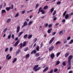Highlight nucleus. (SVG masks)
Returning a JSON list of instances; mask_svg holds the SVG:
<instances>
[{
    "mask_svg": "<svg viewBox=\"0 0 73 73\" xmlns=\"http://www.w3.org/2000/svg\"><path fill=\"white\" fill-rule=\"evenodd\" d=\"M54 37H53L51 39V40H50L49 42V44H50L52 42H53V41L54 40Z\"/></svg>",
    "mask_w": 73,
    "mask_h": 73,
    "instance_id": "obj_6",
    "label": "nucleus"
},
{
    "mask_svg": "<svg viewBox=\"0 0 73 73\" xmlns=\"http://www.w3.org/2000/svg\"><path fill=\"white\" fill-rule=\"evenodd\" d=\"M27 36H28V35L27 34L25 35L23 37L24 38H26L27 37Z\"/></svg>",
    "mask_w": 73,
    "mask_h": 73,
    "instance_id": "obj_34",
    "label": "nucleus"
},
{
    "mask_svg": "<svg viewBox=\"0 0 73 73\" xmlns=\"http://www.w3.org/2000/svg\"><path fill=\"white\" fill-rule=\"evenodd\" d=\"M48 70V67H47L45 68L43 71V72H46L47 70Z\"/></svg>",
    "mask_w": 73,
    "mask_h": 73,
    "instance_id": "obj_12",
    "label": "nucleus"
},
{
    "mask_svg": "<svg viewBox=\"0 0 73 73\" xmlns=\"http://www.w3.org/2000/svg\"><path fill=\"white\" fill-rule=\"evenodd\" d=\"M58 71V69L57 68H55L54 70V72H57Z\"/></svg>",
    "mask_w": 73,
    "mask_h": 73,
    "instance_id": "obj_41",
    "label": "nucleus"
},
{
    "mask_svg": "<svg viewBox=\"0 0 73 73\" xmlns=\"http://www.w3.org/2000/svg\"><path fill=\"white\" fill-rule=\"evenodd\" d=\"M28 25V23H27V21H25L24 24L22 26V28H24V27H25V26H27Z\"/></svg>",
    "mask_w": 73,
    "mask_h": 73,
    "instance_id": "obj_4",
    "label": "nucleus"
},
{
    "mask_svg": "<svg viewBox=\"0 0 73 73\" xmlns=\"http://www.w3.org/2000/svg\"><path fill=\"white\" fill-rule=\"evenodd\" d=\"M11 35H8V38L9 39H10L11 38Z\"/></svg>",
    "mask_w": 73,
    "mask_h": 73,
    "instance_id": "obj_39",
    "label": "nucleus"
},
{
    "mask_svg": "<svg viewBox=\"0 0 73 73\" xmlns=\"http://www.w3.org/2000/svg\"><path fill=\"white\" fill-rule=\"evenodd\" d=\"M32 35H29L28 37V38L29 39H30V38H32Z\"/></svg>",
    "mask_w": 73,
    "mask_h": 73,
    "instance_id": "obj_14",
    "label": "nucleus"
},
{
    "mask_svg": "<svg viewBox=\"0 0 73 73\" xmlns=\"http://www.w3.org/2000/svg\"><path fill=\"white\" fill-rule=\"evenodd\" d=\"M53 70H51L50 72H48V73H53Z\"/></svg>",
    "mask_w": 73,
    "mask_h": 73,
    "instance_id": "obj_50",
    "label": "nucleus"
},
{
    "mask_svg": "<svg viewBox=\"0 0 73 73\" xmlns=\"http://www.w3.org/2000/svg\"><path fill=\"white\" fill-rule=\"evenodd\" d=\"M23 33H24V32L22 31L20 32L19 33V35H18V37H20V36H21V35H22Z\"/></svg>",
    "mask_w": 73,
    "mask_h": 73,
    "instance_id": "obj_11",
    "label": "nucleus"
},
{
    "mask_svg": "<svg viewBox=\"0 0 73 73\" xmlns=\"http://www.w3.org/2000/svg\"><path fill=\"white\" fill-rule=\"evenodd\" d=\"M1 12L2 13H6V11L5 10H3L1 11Z\"/></svg>",
    "mask_w": 73,
    "mask_h": 73,
    "instance_id": "obj_29",
    "label": "nucleus"
},
{
    "mask_svg": "<svg viewBox=\"0 0 73 73\" xmlns=\"http://www.w3.org/2000/svg\"><path fill=\"white\" fill-rule=\"evenodd\" d=\"M54 11V8L52 7V8L50 10L51 13H52Z\"/></svg>",
    "mask_w": 73,
    "mask_h": 73,
    "instance_id": "obj_26",
    "label": "nucleus"
},
{
    "mask_svg": "<svg viewBox=\"0 0 73 73\" xmlns=\"http://www.w3.org/2000/svg\"><path fill=\"white\" fill-rule=\"evenodd\" d=\"M66 12H67L66 11L63 13V16H65V15H66Z\"/></svg>",
    "mask_w": 73,
    "mask_h": 73,
    "instance_id": "obj_35",
    "label": "nucleus"
},
{
    "mask_svg": "<svg viewBox=\"0 0 73 73\" xmlns=\"http://www.w3.org/2000/svg\"><path fill=\"white\" fill-rule=\"evenodd\" d=\"M9 56V54H8L6 56V59H7V60H10V59H11V58H12V57H11V56Z\"/></svg>",
    "mask_w": 73,
    "mask_h": 73,
    "instance_id": "obj_2",
    "label": "nucleus"
},
{
    "mask_svg": "<svg viewBox=\"0 0 73 73\" xmlns=\"http://www.w3.org/2000/svg\"><path fill=\"white\" fill-rule=\"evenodd\" d=\"M69 54V53H66L65 54V57H66L68 56V55Z\"/></svg>",
    "mask_w": 73,
    "mask_h": 73,
    "instance_id": "obj_25",
    "label": "nucleus"
},
{
    "mask_svg": "<svg viewBox=\"0 0 73 73\" xmlns=\"http://www.w3.org/2000/svg\"><path fill=\"white\" fill-rule=\"evenodd\" d=\"M48 8V5H47L45 6L43 8L44 9V10L47 9Z\"/></svg>",
    "mask_w": 73,
    "mask_h": 73,
    "instance_id": "obj_19",
    "label": "nucleus"
},
{
    "mask_svg": "<svg viewBox=\"0 0 73 73\" xmlns=\"http://www.w3.org/2000/svg\"><path fill=\"white\" fill-rule=\"evenodd\" d=\"M38 67V65H35L34 67L33 68V70H35V69H36V68H37Z\"/></svg>",
    "mask_w": 73,
    "mask_h": 73,
    "instance_id": "obj_13",
    "label": "nucleus"
},
{
    "mask_svg": "<svg viewBox=\"0 0 73 73\" xmlns=\"http://www.w3.org/2000/svg\"><path fill=\"white\" fill-rule=\"evenodd\" d=\"M9 49L8 48H7L5 50V52H7L8 51V50Z\"/></svg>",
    "mask_w": 73,
    "mask_h": 73,
    "instance_id": "obj_55",
    "label": "nucleus"
},
{
    "mask_svg": "<svg viewBox=\"0 0 73 73\" xmlns=\"http://www.w3.org/2000/svg\"><path fill=\"white\" fill-rule=\"evenodd\" d=\"M72 42H73V39H72L70 40V41L69 42V44H72Z\"/></svg>",
    "mask_w": 73,
    "mask_h": 73,
    "instance_id": "obj_43",
    "label": "nucleus"
},
{
    "mask_svg": "<svg viewBox=\"0 0 73 73\" xmlns=\"http://www.w3.org/2000/svg\"><path fill=\"white\" fill-rule=\"evenodd\" d=\"M52 26V25L51 24H50L48 25V27H51Z\"/></svg>",
    "mask_w": 73,
    "mask_h": 73,
    "instance_id": "obj_61",
    "label": "nucleus"
},
{
    "mask_svg": "<svg viewBox=\"0 0 73 73\" xmlns=\"http://www.w3.org/2000/svg\"><path fill=\"white\" fill-rule=\"evenodd\" d=\"M56 33V32H54L52 34V36H54L55 35V34Z\"/></svg>",
    "mask_w": 73,
    "mask_h": 73,
    "instance_id": "obj_57",
    "label": "nucleus"
},
{
    "mask_svg": "<svg viewBox=\"0 0 73 73\" xmlns=\"http://www.w3.org/2000/svg\"><path fill=\"white\" fill-rule=\"evenodd\" d=\"M36 49L37 51H38L39 50V46H37L36 47Z\"/></svg>",
    "mask_w": 73,
    "mask_h": 73,
    "instance_id": "obj_33",
    "label": "nucleus"
},
{
    "mask_svg": "<svg viewBox=\"0 0 73 73\" xmlns=\"http://www.w3.org/2000/svg\"><path fill=\"white\" fill-rule=\"evenodd\" d=\"M40 60V57H38L36 59V60Z\"/></svg>",
    "mask_w": 73,
    "mask_h": 73,
    "instance_id": "obj_56",
    "label": "nucleus"
},
{
    "mask_svg": "<svg viewBox=\"0 0 73 73\" xmlns=\"http://www.w3.org/2000/svg\"><path fill=\"white\" fill-rule=\"evenodd\" d=\"M7 29L8 28H6L3 31V32H5L7 31Z\"/></svg>",
    "mask_w": 73,
    "mask_h": 73,
    "instance_id": "obj_44",
    "label": "nucleus"
},
{
    "mask_svg": "<svg viewBox=\"0 0 73 73\" xmlns=\"http://www.w3.org/2000/svg\"><path fill=\"white\" fill-rule=\"evenodd\" d=\"M52 31V29H50L48 30L47 31V32L48 33H51V31Z\"/></svg>",
    "mask_w": 73,
    "mask_h": 73,
    "instance_id": "obj_17",
    "label": "nucleus"
},
{
    "mask_svg": "<svg viewBox=\"0 0 73 73\" xmlns=\"http://www.w3.org/2000/svg\"><path fill=\"white\" fill-rule=\"evenodd\" d=\"M36 50H34L33 51V52L34 53H36Z\"/></svg>",
    "mask_w": 73,
    "mask_h": 73,
    "instance_id": "obj_60",
    "label": "nucleus"
},
{
    "mask_svg": "<svg viewBox=\"0 0 73 73\" xmlns=\"http://www.w3.org/2000/svg\"><path fill=\"white\" fill-rule=\"evenodd\" d=\"M42 66H43V68H45L46 66V65L44 64H43Z\"/></svg>",
    "mask_w": 73,
    "mask_h": 73,
    "instance_id": "obj_48",
    "label": "nucleus"
},
{
    "mask_svg": "<svg viewBox=\"0 0 73 73\" xmlns=\"http://www.w3.org/2000/svg\"><path fill=\"white\" fill-rule=\"evenodd\" d=\"M26 41H25L23 42V45L22 46V47H24V46H25V45H27V44H26Z\"/></svg>",
    "mask_w": 73,
    "mask_h": 73,
    "instance_id": "obj_16",
    "label": "nucleus"
},
{
    "mask_svg": "<svg viewBox=\"0 0 73 73\" xmlns=\"http://www.w3.org/2000/svg\"><path fill=\"white\" fill-rule=\"evenodd\" d=\"M48 24L46 23L45 25L46 27H48Z\"/></svg>",
    "mask_w": 73,
    "mask_h": 73,
    "instance_id": "obj_63",
    "label": "nucleus"
},
{
    "mask_svg": "<svg viewBox=\"0 0 73 73\" xmlns=\"http://www.w3.org/2000/svg\"><path fill=\"white\" fill-rule=\"evenodd\" d=\"M41 12H42V14H45V11H44V10L42 9L41 10V11H40Z\"/></svg>",
    "mask_w": 73,
    "mask_h": 73,
    "instance_id": "obj_22",
    "label": "nucleus"
},
{
    "mask_svg": "<svg viewBox=\"0 0 73 73\" xmlns=\"http://www.w3.org/2000/svg\"><path fill=\"white\" fill-rule=\"evenodd\" d=\"M20 49H18V50H17L16 52V53L17 54H18L19 53V52H20Z\"/></svg>",
    "mask_w": 73,
    "mask_h": 73,
    "instance_id": "obj_28",
    "label": "nucleus"
},
{
    "mask_svg": "<svg viewBox=\"0 0 73 73\" xmlns=\"http://www.w3.org/2000/svg\"><path fill=\"white\" fill-rule=\"evenodd\" d=\"M11 9V7H7L6 8V10L7 11H9V9Z\"/></svg>",
    "mask_w": 73,
    "mask_h": 73,
    "instance_id": "obj_20",
    "label": "nucleus"
},
{
    "mask_svg": "<svg viewBox=\"0 0 73 73\" xmlns=\"http://www.w3.org/2000/svg\"><path fill=\"white\" fill-rule=\"evenodd\" d=\"M73 58L72 55H70L69 56L68 60V62L69 65H71V59Z\"/></svg>",
    "mask_w": 73,
    "mask_h": 73,
    "instance_id": "obj_1",
    "label": "nucleus"
},
{
    "mask_svg": "<svg viewBox=\"0 0 73 73\" xmlns=\"http://www.w3.org/2000/svg\"><path fill=\"white\" fill-rule=\"evenodd\" d=\"M71 69V67L70 66L69 67H68V70H69V69Z\"/></svg>",
    "mask_w": 73,
    "mask_h": 73,
    "instance_id": "obj_62",
    "label": "nucleus"
},
{
    "mask_svg": "<svg viewBox=\"0 0 73 73\" xmlns=\"http://www.w3.org/2000/svg\"><path fill=\"white\" fill-rule=\"evenodd\" d=\"M35 56H36V57H38V56H39V53H36L35 54Z\"/></svg>",
    "mask_w": 73,
    "mask_h": 73,
    "instance_id": "obj_40",
    "label": "nucleus"
},
{
    "mask_svg": "<svg viewBox=\"0 0 73 73\" xmlns=\"http://www.w3.org/2000/svg\"><path fill=\"white\" fill-rule=\"evenodd\" d=\"M56 13V11H54V12L52 13V15L54 16L55 14Z\"/></svg>",
    "mask_w": 73,
    "mask_h": 73,
    "instance_id": "obj_31",
    "label": "nucleus"
},
{
    "mask_svg": "<svg viewBox=\"0 0 73 73\" xmlns=\"http://www.w3.org/2000/svg\"><path fill=\"white\" fill-rule=\"evenodd\" d=\"M67 42V40H66V39H64V44H66Z\"/></svg>",
    "mask_w": 73,
    "mask_h": 73,
    "instance_id": "obj_47",
    "label": "nucleus"
},
{
    "mask_svg": "<svg viewBox=\"0 0 73 73\" xmlns=\"http://www.w3.org/2000/svg\"><path fill=\"white\" fill-rule=\"evenodd\" d=\"M38 6H39V5H38V4H37L36 5V7H35V8H36V9H37V8H38Z\"/></svg>",
    "mask_w": 73,
    "mask_h": 73,
    "instance_id": "obj_45",
    "label": "nucleus"
},
{
    "mask_svg": "<svg viewBox=\"0 0 73 73\" xmlns=\"http://www.w3.org/2000/svg\"><path fill=\"white\" fill-rule=\"evenodd\" d=\"M20 29V27L19 26L17 27V31H16V33H18L19 32Z\"/></svg>",
    "mask_w": 73,
    "mask_h": 73,
    "instance_id": "obj_3",
    "label": "nucleus"
},
{
    "mask_svg": "<svg viewBox=\"0 0 73 73\" xmlns=\"http://www.w3.org/2000/svg\"><path fill=\"white\" fill-rule=\"evenodd\" d=\"M42 9V7H40L38 11H41Z\"/></svg>",
    "mask_w": 73,
    "mask_h": 73,
    "instance_id": "obj_59",
    "label": "nucleus"
},
{
    "mask_svg": "<svg viewBox=\"0 0 73 73\" xmlns=\"http://www.w3.org/2000/svg\"><path fill=\"white\" fill-rule=\"evenodd\" d=\"M70 39V37H68V38H67V40H69Z\"/></svg>",
    "mask_w": 73,
    "mask_h": 73,
    "instance_id": "obj_58",
    "label": "nucleus"
},
{
    "mask_svg": "<svg viewBox=\"0 0 73 73\" xmlns=\"http://www.w3.org/2000/svg\"><path fill=\"white\" fill-rule=\"evenodd\" d=\"M11 9H13V7H14L13 5V4L11 5Z\"/></svg>",
    "mask_w": 73,
    "mask_h": 73,
    "instance_id": "obj_52",
    "label": "nucleus"
},
{
    "mask_svg": "<svg viewBox=\"0 0 73 73\" xmlns=\"http://www.w3.org/2000/svg\"><path fill=\"white\" fill-rule=\"evenodd\" d=\"M68 17H69V15L68 14L66 15L65 16V19H68Z\"/></svg>",
    "mask_w": 73,
    "mask_h": 73,
    "instance_id": "obj_24",
    "label": "nucleus"
},
{
    "mask_svg": "<svg viewBox=\"0 0 73 73\" xmlns=\"http://www.w3.org/2000/svg\"><path fill=\"white\" fill-rule=\"evenodd\" d=\"M54 48V46H51L49 48L48 50L49 51H52Z\"/></svg>",
    "mask_w": 73,
    "mask_h": 73,
    "instance_id": "obj_5",
    "label": "nucleus"
},
{
    "mask_svg": "<svg viewBox=\"0 0 73 73\" xmlns=\"http://www.w3.org/2000/svg\"><path fill=\"white\" fill-rule=\"evenodd\" d=\"M20 48L21 49L22 47H23V43H21L20 44Z\"/></svg>",
    "mask_w": 73,
    "mask_h": 73,
    "instance_id": "obj_42",
    "label": "nucleus"
},
{
    "mask_svg": "<svg viewBox=\"0 0 73 73\" xmlns=\"http://www.w3.org/2000/svg\"><path fill=\"white\" fill-rule=\"evenodd\" d=\"M32 24V21H30L28 23V25H31V24Z\"/></svg>",
    "mask_w": 73,
    "mask_h": 73,
    "instance_id": "obj_37",
    "label": "nucleus"
},
{
    "mask_svg": "<svg viewBox=\"0 0 73 73\" xmlns=\"http://www.w3.org/2000/svg\"><path fill=\"white\" fill-rule=\"evenodd\" d=\"M19 44V40H18L17 42H16V43H15V44L14 45V46H16L18 44Z\"/></svg>",
    "mask_w": 73,
    "mask_h": 73,
    "instance_id": "obj_8",
    "label": "nucleus"
},
{
    "mask_svg": "<svg viewBox=\"0 0 73 73\" xmlns=\"http://www.w3.org/2000/svg\"><path fill=\"white\" fill-rule=\"evenodd\" d=\"M61 43V42L60 41H58L56 43V45H57L58 44H60Z\"/></svg>",
    "mask_w": 73,
    "mask_h": 73,
    "instance_id": "obj_15",
    "label": "nucleus"
},
{
    "mask_svg": "<svg viewBox=\"0 0 73 73\" xmlns=\"http://www.w3.org/2000/svg\"><path fill=\"white\" fill-rule=\"evenodd\" d=\"M11 38H12L13 39H14L15 37H14V35L13 34L11 36Z\"/></svg>",
    "mask_w": 73,
    "mask_h": 73,
    "instance_id": "obj_54",
    "label": "nucleus"
},
{
    "mask_svg": "<svg viewBox=\"0 0 73 73\" xmlns=\"http://www.w3.org/2000/svg\"><path fill=\"white\" fill-rule=\"evenodd\" d=\"M64 33L65 31H64V30H62L59 32V35H61L62 34V35H63V34H64Z\"/></svg>",
    "mask_w": 73,
    "mask_h": 73,
    "instance_id": "obj_7",
    "label": "nucleus"
},
{
    "mask_svg": "<svg viewBox=\"0 0 73 73\" xmlns=\"http://www.w3.org/2000/svg\"><path fill=\"white\" fill-rule=\"evenodd\" d=\"M6 6V3H5L4 4V7H5Z\"/></svg>",
    "mask_w": 73,
    "mask_h": 73,
    "instance_id": "obj_64",
    "label": "nucleus"
},
{
    "mask_svg": "<svg viewBox=\"0 0 73 73\" xmlns=\"http://www.w3.org/2000/svg\"><path fill=\"white\" fill-rule=\"evenodd\" d=\"M50 56L51 58L52 59H53V58L54 57V54L53 53H52L50 55Z\"/></svg>",
    "mask_w": 73,
    "mask_h": 73,
    "instance_id": "obj_10",
    "label": "nucleus"
},
{
    "mask_svg": "<svg viewBox=\"0 0 73 73\" xmlns=\"http://www.w3.org/2000/svg\"><path fill=\"white\" fill-rule=\"evenodd\" d=\"M60 62L59 61H58L56 62V65H58V64H60Z\"/></svg>",
    "mask_w": 73,
    "mask_h": 73,
    "instance_id": "obj_30",
    "label": "nucleus"
},
{
    "mask_svg": "<svg viewBox=\"0 0 73 73\" xmlns=\"http://www.w3.org/2000/svg\"><path fill=\"white\" fill-rule=\"evenodd\" d=\"M57 17H55L54 18L53 20H54V21H56V20H57Z\"/></svg>",
    "mask_w": 73,
    "mask_h": 73,
    "instance_id": "obj_53",
    "label": "nucleus"
},
{
    "mask_svg": "<svg viewBox=\"0 0 73 73\" xmlns=\"http://www.w3.org/2000/svg\"><path fill=\"white\" fill-rule=\"evenodd\" d=\"M11 20V19H8L7 21V23H9V21H10Z\"/></svg>",
    "mask_w": 73,
    "mask_h": 73,
    "instance_id": "obj_32",
    "label": "nucleus"
},
{
    "mask_svg": "<svg viewBox=\"0 0 73 73\" xmlns=\"http://www.w3.org/2000/svg\"><path fill=\"white\" fill-rule=\"evenodd\" d=\"M42 46H43V43L42 42L41 43L40 48H41L42 47Z\"/></svg>",
    "mask_w": 73,
    "mask_h": 73,
    "instance_id": "obj_51",
    "label": "nucleus"
},
{
    "mask_svg": "<svg viewBox=\"0 0 73 73\" xmlns=\"http://www.w3.org/2000/svg\"><path fill=\"white\" fill-rule=\"evenodd\" d=\"M60 54H61L60 52H58L56 54V57H58V56H59V55H60Z\"/></svg>",
    "mask_w": 73,
    "mask_h": 73,
    "instance_id": "obj_23",
    "label": "nucleus"
},
{
    "mask_svg": "<svg viewBox=\"0 0 73 73\" xmlns=\"http://www.w3.org/2000/svg\"><path fill=\"white\" fill-rule=\"evenodd\" d=\"M19 13H17L16 14L15 16V17H18V16H19Z\"/></svg>",
    "mask_w": 73,
    "mask_h": 73,
    "instance_id": "obj_36",
    "label": "nucleus"
},
{
    "mask_svg": "<svg viewBox=\"0 0 73 73\" xmlns=\"http://www.w3.org/2000/svg\"><path fill=\"white\" fill-rule=\"evenodd\" d=\"M28 49V47H26L24 49V51H27Z\"/></svg>",
    "mask_w": 73,
    "mask_h": 73,
    "instance_id": "obj_27",
    "label": "nucleus"
},
{
    "mask_svg": "<svg viewBox=\"0 0 73 73\" xmlns=\"http://www.w3.org/2000/svg\"><path fill=\"white\" fill-rule=\"evenodd\" d=\"M62 64L63 66H65V65H66V64L65 63V62H64L62 63Z\"/></svg>",
    "mask_w": 73,
    "mask_h": 73,
    "instance_id": "obj_49",
    "label": "nucleus"
},
{
    "mask_svg": "<svg viewBox=\"0 0 73 73\" xmlns=\"http://www.w3.org/2000/svg\"><path fill=\"white\" fill-rule=\"evenodd\" d=\"M30 57V55L29 54H27L26 55V57H25V58L26 59H28V58H29Z\"/></svg>",
    "mask_w": 73,
    "mask_h": 73,
    "instance_id": "obj_9",
    "label": "nucleus"
},
{
    "mask_svg": "<svg viewBox=\"0 0 73 73\" xmlns=\"http://www.w3.org/2000/svg\"><path fill=\"white\" fill-rule=\"evenodd\" d=\"M40 68H41V67H38L35 70V72H36V71H38V70H39L40 69Z\"/></svg>",
    "mask_w": 73,
    "mask_h": 73,
    "instance_id": "obj_18",
    "label": "nucleus"
},
{
    "mask_svg": "<svg viewBox=\"0 0 73 73\" xmlns=\"http://www.w3.org/2000/svg\"><path fill=\"white\" fill-rule=\"evenodd\" d=\"M13 50V48L11 47L10 48L9 50L10 52H11V51H12V50Z\"/></svg>",
    "mask_w": 73,
    "mask_h": 73,
    "instance_id": "obj_46",
    "label": "nucleus"
},
{
    "mask_svg": "<svg viewBox=\"0 0 73 73\" xmlns=\"http://www.w3.org/2000/svg\"><path fill=\"white\" fill-rule=\"evenodd\" d=\"M17 61V58H15L13 61V63H14Z\"/></svg>",
    "mask_w": 73,
    "mask_h": 73,
    "instance_id": "obj_21",
    "label": "nucleus"
},
{
    "mask_svg": "<svg viewBox=\"0 0 73 73\" xmlns=\"http://www.w3.org/2000/svg\"><path fill=\"white\" fill-rule=\"evenodd\" d=\"M61 4V2L59 1L57 2L56 4L57 5H59V4Z\"/></svg>",
    "mask_w": 73,
    "mask_h": 73,
    "instance_id": "obj_38",
    "label": "nucleus"
}]
</instances>
